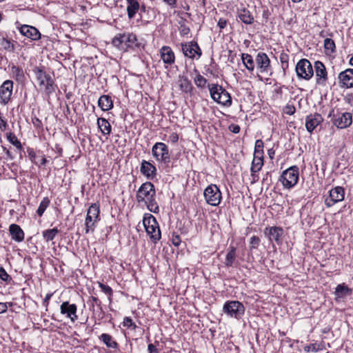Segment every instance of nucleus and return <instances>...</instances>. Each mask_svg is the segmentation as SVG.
<instances>
[{
  "label": "nucleus",
  "instance_id": "1",
  "mask_svg": "<svg viewBox=\"0 0 353 353\" xmlns=\"http://www.w3.org/2000/svg\"><path fill=\"white\" fill-rule=\"evenodd\" d=\"M112 44L119 49H127L138 46L137 36L130 32L117 34L112 39Z\"/></svg>",
  "mask_w": 353,
  "mask_h": 353
},
{
  "label": "nucleus",
  "instance_id": "2",
  "mask_svg": "<svg viewBox=\"0 0 353 353\" xmlns=\"http://www.w3.org/2000/svg\"><path fill=\"white\" fill-rule=\"evenodd\" d=\"M223 312L230 317L240 319L245 313V307L238 301H228L223 305Z\"/></svg>",
  "mask_w": 353,
  "mask_h": 353
},
{
  "label": "nucleus",
  "instance_id": "3",
  "mask_svg": "<svg viewBox=\"0 0 353 353\" xmlns=\"http://www.w3.org/2000/svg\"><path fill=\"white\" fill-rule=\"evenodd\" d=\"M299 169L294 165L283 172L280 181L285 188L294 187L298 182Z\"/></svg>",
  "mask_w": 353,
  "mask_h": 353
},
{
  "label": "nucleus",
  "instance_id": "4",
  "mask_svg": "<svg viewBox=\"0 0 353 353\" xmlns=\"http://www.w3.org/2000/svg\"><path fill=\"white\" fill-rule=\"evenodd\" d=\"M295 70L299 79L310 80L314 75L312 65L306 59H301L298 61Z\"/></svg>",
  "mask_w": 353,
  "mask_h": 353
},
{
  "label": "nucleus",
  "instance_id": "5",
  "mask_svg": "<svg viewBox=\"0 0 353 353\" xmlns=\"http://www.w3.org/2000/svg\"><path fill=\"white\" fill-rule=\"evenodd\" d=\"M204 197L210 205L217 206L221 201V192L217 185L211 184L208 185L204 190Z\"/></svg>",
  "mask_w": 353,
  "mask_h": 353
},
{
  "label": "nucleus",
  "instance_id": "6",
  "mask_svg": "<svg viewBox=\"0 0 353 353\" xmlns=\"http://www.w3.org/2000/svg\"><path fill=\"white\" fill-rule=\"evenodd\" d=\"M328 117H333V119H332L333 121V123L338 128H346L352 123V114L350 112H343L335 114L334 109H332Z\"/></svg>",
  "mask_w": 353,
  "mask_h": 353
},
{
  "label": "nucleus",
  "instance_id": "7",
  "mask_svg": "<svg viewBox=\"0 0 353 353\" xmlns=\"http://www.w3.org/2000/svg\"><path fill=\"white\" fill-rule=\"evenodd\" d=\"M152 155L158 161L163 163H169L170 162V156L168 146L161 142L156 143L152 149Z\"/></svg>",
  "mask_w": 353,
  "mask_h": 353
},
{
  "label": "nucleus",
  "instance_id": "8",
  "mask_svg": "<svg viewBox=\"0 0 353 353\" xmlns=\"http://www.w3.org/2000/svg\"><path fill=\"white\" fill-rule=\"evenodd\" d=\"M255 62L256 64V68L261 73L267 75L272 74L270 60L265 52H259L256 56Z\"/></svg>",
  "mask_w": 353,
  "mask_h": 353
},
{
  "label": "nucleus",
  "instance_id": "9",
  "mask_svg": "<svg viewBox=\"0 0 353 353\" xmlns=\"http://www.w3.org/2000/svg\"><path fill=\"white\" fill-rule=\"evenodd\" d=\"M345 197V190L341 186H336L330 190L329 196L325 199V205L327 208L333 206L338 202L342 201Z\"/></svg>",
  "mask_w": 353,
  "mask_h": 353
},
{
  "label": "nucleus",
  "instance_id": "10",
  "mask_svg": "<svg viewBox=\"0 0 353 353\" xmlns=\"http://www.w3.org/2000/svg\"><path fill=\"white\" fill-rule=\"evenodd\" d=\"M156 196L154 185L151 182L143 183L139 188L137 194V200L139 203L143 202L148 198Z\"/></svg>",
  "mask_w": 353,
  "mask_h": 353
},
{
  "label": "nucleus",
  "instance_id": "11",
  "mask_svg": "<svg viewBox=\"0 0 353 353\" xmlns=\"http://www.w3.org/2000/svg\"><path fill=\"white\" fill-rule=\"evenodd\" d=\"M182 51L185 57L194 59L197 56L199 59L201 56V50L196 41H190L182 44Z\"/></svg>",
  "mask_w": 353,
  "mask_h": 353
},
{
  "label": "nucleus",
  "instance_id": "12",
  "mask_svg": "<svg viewBox=\"0 0 353 353\" xmlns=\"http://www.w3.org/2000/svg\"><path fill=\"white\" fill-rule=\"evenodd\" d=\"M339 84L341 88H353V69L347 68L341 72L338 76Z\"/></svg>",
  "mask_w": 353,
  "mask_h": 353
},
{
  "label": "nucleus",
  "instance_id": "13",
  "mask_svg": "<svg viewBox=\"0 0 353 353\" xmlns=\"http://www.w3.org/2000/svg\"><path fill=\"white\" fill-rule=\"evenodd\" d=\"M13 89V82L11 80L5 81L0 86L1 103L6 105L10 100Z\"/></svg>",
  "mask_w": 353,
  "mask_h": 353
},
{
  "label": "nucleus",
  "instance_id": "14",
  "mask_svg": "<svg viewBox=\"0 0 353 353\" xmlns=\"http://www.w3.org/2000/svg\"><path fill=\"white\" fill-rule=\"evenodd\" d=\"M315 76L316 83L325 85L327 80V72L324 64L317 61L314 63Z\"/></svg>",
  "mask_w": 353,
  "mask_h": 353
},
{
  "label": "nucleus",
  "instance_id": "15",
  "mask_svg": "<svg viewBox=\"0 0 353 353\" xmlns=\"http://www.w3.org/2000/svg\"><path fill=\"white\" fill-rule=\"evenodd\" d=\"M77 307L75 304H70L68 301H64L60 306V312L62 314L66 315L72 322L78 319L77 315Z\"/></svg>",
  "mask_w": 353,
  "mask_h": 353
},
{
  "label": "nucleus",
  "instance_id": "16",
  "mask_svg": "<svg viewBox=\"0 0 353 353\" xmlns=\"http://www.w3.org/2000/svg\"><path fill=\"white\" fill-rule=\"evenodd\" d=\"M264 233L269 238L270 241H275L278 245L281 244V236L283 234V230L281 227L273 226L266 228Z\"/></svg>",
  "mask_w": 353,
  "mask_h": 353
},
{
  "label": "nucleus",
  "instance_id": "17",
  "mask_svg": "<svg viewBox=\"0 0 353 353\" xmlns=\"http://www.w3.org/2000/svg\"><path fill=\"white\" fill-rule=\"evenodd\" d=\"M19 32L22 35L32 41H37L41 38V33L36 28L31 26H21L19 28Z\"/></svg>",
  "mask_w": 353,
  "mask_h": 353
},
{
  "label": "nucleus",
  "instance_id": "18",
  "mask_svg": "<svg viewBox=\"0 0 353 353\" xmlns=\"http://www.w3.org/2000/svg\"><path fill=\"white\" fill-rule=\"evenodd\" d=\"M140 172L148 179H152L157 175L155 166L145 160H143L141 162Z\"/></svg>",
  "mask_w": 353,
  "mask_h": 353
},
{
  "label": "nucleus",
  "instance_id": "19",
  "mask_svg": "<svg viewBox=\"0 0 353 353\" xmlns=\"http://www.w3.org/2000/svg\"><path fill=\"white\" fill-rule=\"evenodd\" d=\"M323 121L320 114H310L306 117L305 127L308 132H312Z\"/></svg>",
  "mask_w": 353,
  "mask_h": 353
},
{
  "label": "nucleus",
  "instance_id": "20",
  "mask_svg": "<svg viewBox=\"0 0 353 353\" xmlns=\"http://www.w3.org/2000/svg\"><path fill=\"white\" fill-rule=\"evenodd\" d=\"M161 58L163 63L168 65H172L174 63L175 56L174 53L169 46H163L161 48Z\"/></svg>",
  "mask_w": 353,
  "mask_h": 353
},
{
  "label": "nucleus",
  "instance_id": "21",
  "mask_svg": "<svg viewBox=\"0 0 353 353\" xmlns=\"http://www.w3.org/2000/svg\"><path fill=\"white\" fill-rule=\"evenodd\" d=\"M10 234L12 239L17 242H21L24 239V232L17 224H11L9 228Z\"/></svg>",
  "mask_w": 353,
  "mask_h": 353
},
{
  "label": "nucleus",
  "instance_id": "22",
  "mask_svg": "<svg viewBox=\"0 0 353 353\" xmlns=\"http://www.w3.org/2000/svg\"><path fill=\"white\" fill-rule=\"evenodd\" d=\"M39 86L43 90V92L48 97L54 92L57 88V85L52 77L48 78L47 81L45 80L43 84H39Z\"/></svg>",
  "mask_w": 353,
  "mask_h": 353
},
{
  "label": "nucleus",
  "instance_id": "23",
  "mask_svg": "<svg viewBox=\"0 0 353 353\" xmlns=\"http://www.w3.org/2000/svg\"><path fill=\"white\" fill-rule=\"evenodd\" d=\"M98 105L103 111H108L112 108L113 102L108 95H102L98 100Z\"/></svg>",
  "mask_w": 353,
  "mask_h": 353
},
{
  "label": "nucleus",
  "instance_id": "24",
  "mask_svg": "<svg viewBox=\"0 0 353 353\" xmlns=\"http://www.w3.org/2000/svg\"><path fill=\"white\" fill-rule=\"evenodd\" d=\"M236 248L234 246L230 245L228 250V252L225 256V265L226 267H232L236 261Z\"/></svg>",
  "mask_w": 353,
  "mask_h": 353
},
{
  "label": "nucleus",
  "instance_id": "25",
  "mask_svg": "<svg viewBox=\"0 0 353 353\" xmlns=\"http://www.w3.org/2000/svg\"><path fill=\"white\" fill-rule=\"evenodd\" d=\"M238 17L245 24L250 25L254 22V17L250 12L246 9L243 8L238 12Z\"/></svg>",
  "mask_w": 353,
  "mask_h": 353
},
{
  "label": "nucleus",
  "instance_id": "26",
  "mask_svg": "<svg viewBox=\"0 0 353 353\" xmlns=\"http://www.w3.org/2000/svg\"><path fill=\"white\" fill-rule=\"evenodd\" d=\"M97 125L103 135L108 136L111 133L112 126L107 119L99 118L97 119Z\"/></svg>",
  "mask_w": 353,
  "mask_h": 353
},
{
  "label": "nucleus",
  "instance_id": "27",
  "mask_svg": "<svg viewBox=\"0 0 353 353\" xmlns=\"http://www.w3.org/2000/svg\"><path fill=\"white\" fill-rule=\"evenodd\" d=\"M334 294L336 295V299L344 298L352 294V290L345 283L339 284L335 288Z\"/></svg>",
  "mask_w": 353,
  "mask_h": 353
},
{
  "label": "nucleus",
  "instance_id": "28",
  "mask_svg": "<svg viewBox=\"0 0 353 353\" xmlns=\"http://www.w3.org/2000/svg\"><path fill=\"white\" fill-rule=\"evenodd\" d=\"M145 231L150 236V239L154 242L161 239V231L158 223L152 226L147 228Z\"/></svg>",
  "mask_w": 353,
  "mask_h": 353
},
{
  "label": "nucleus",
  "instance_id": "29",
  "mask_svg": "<svg viewBox=\"0 0 353 353\" xmlns=\"http://www.w3.org/2000/svg\"><path fill=\"white\" fill-rule=\"evenodd\" d=\"M128 4L127 12L129 19H132L139 10L140 6L137 0H126Z\"/></svg>",
  "mask_w": 353,
  "mask_h": 353
},
{
  "label": "nucleus",
  "instance_id": "30",
  "mask_svg": "<svg viewBox=\"0 0 353 353\" xmlns=\"http://www.w3.org/2000/svg\"><path fill=\"white\" fill-rule=\"evenodd\" d=\"M208 88L212 99L217 102L218 100L220 99L219 97L221 96V92L223 90V88L218 84L212 83L208 85Z\"/></svg>",
  "mask_w": 353,
  "mask_h": 353
},
{
  "label": "nucleus",
  "instance_id": "31",
  "mask_svg": "<svg viewBox=\"0 0 353 353\" xmlns=\"http://www.w3.org/2000/svg\"><path fill=\"white\" fill-rule=\"evenodd\" d=\"M241 59L247 70H248L250 72H253L255 68V64L252 57L249 54L242 53Z\"/></svg>",
  "mask_w": 353,
  "mask_h": 353
},
{
  "label": "nucleus",
  "instance_id": "32",
  "mask_svg": "<svg viewBox=\"0 0 353 353\" xmlns=\"http://www.w3.org/2000/svg\"><path fill=\"white\" fill-rule=\"evenodd\" d=\"M34 74H36L37 79L39 81V84H43L45 80H48L50 74H47L43 69V68L35 67L33 70Z\"/></svg>",
  "mask_w": 353,
  "mask_h": 353
},
{
  "label": "nucleus",
  "instance_id": "33",
  "mask_svg": "<svg viewBox=\"0 0 353 353\" xmlns=\"http://www.w3.org/2000/svg\"><path fill=\"white\" fill-rule=\"evenodd\" d=\"M99 339L103 342L108 347L117 348L118 343L112 339V337L108 334H102L99 336Z\"/></svg>",
  "mask_w": 353,
  "mask_h": 353
},
{
  "label": "nucleus",
  "instance_id": "34",
  "mask_svg": "<svg viewBox=\"0 0 353 353\" xmlns=\"http://www.w3.org/2000/svg\"><path fill=\"white\" fill-rule=\"evenodd\" d=\"M219 97L220 99L218 100V103L225 106H230L232 104V98L230 94L224 88H223V90L221 92V96Z\"/></svg>",
  "mask_w": 353,
  "mask_h": 353
},
{
  "label": "nucleus",
  "instance_id": "35",
  "mask_svg": "<svg viewBox=\"0 0 353 353\" xmlns=\"http://www.w3.org/2000/svg\"><path fill=\"white\" fill-rule=\"evenodd\" d=\"M100 206L99 203H92L88 208L87 215L99 221Z\"/></svg>",
  "mask_w": 353,
  "mask_h": 353
},
{
  "label": "nucleus",
  "instance_id": "36",
  "mask_svg": "<svg viewBox=\"0 0 353 353\" xmlns=\"http://www.w3.org/2000/svg\"><path fill=\"white\" fill-rule=\"evenodd\" d=\"M147 205L148 209L154 213H157L159 210V205L155 200V196H152L151 198H148L143 201Z\"/></svg>",
  "mask_w": 353,
  "mask_h": 353
},
{
  "label": "nucleus",
  "instance_id": "37",
  "mask_svg": "<svg viewBox=\"0 0 353 353\" xmlns=\"http://www.w3.org/2000/svg\"><path fill=\"white\" fill-rule=\"evenodd\" d=\"M99 221L91 217L90 216L86 215L85 221V234H88L90 230L94 231L95 228V224Z\"/></svg>",
  "mask_w": 353,
  "mask_h": 353
},
{
  "label": "nucleus",
  "instance_id": "38",
  "mask_svg": "<svg viewBox=\"0 0 353 353\" xmlns=\"http://www.w3.org/2000/svg\"><path fill=\"white\" fill-rule=\"evenodd\" d=\"M59 232V231L57 228L46 230L43 232V236L46 241H50L54 239Z\"/></svg>",
  "mask_w": 353,
  "mask_h": 353
},
{
  "label": "nucleus",
  "instance_id": "39",
  "mask_svg": "<svg viewBox=\"0 0 353 353\" xmlns=\"http://www.w3.org/2000/svg\"><path fill=\"white\" fill-rule=\"evenodd\" d=\"M88 303L90 305V309L92 308V310L94 312V306H97V310L103 313L102 306H101V301L95 296H90L88 301Z\"/></svg>",
  "mask_w": 353,
  "mask_h": 353
},
{
  "label": "nucleus",
  "instance_id": "40",
  "mask_svg": "<svg viewBox=\"0 0 353 353\" xmlns=\"http://www.w3.org/2000/svg\"><path fill=\"white\" fill-rule=\"evenodd\" d=\"M143 223L145 227V229H146L148 227H150V226H152V225L157 224V221L153 215H152L150 214H145V216L143 217Z\"/></svg>",
  "mask_w": 353,
  "mask_h": 353
},
{
  "label": "nucleus",
  "instance_id": "41",
  "mask_svg": "<svg viewBox=\"0 0 353 353\" xmlns=\"http://www.w3.org/2000/svg\"><path fill=\"white\" fill-rule=\"evenodd\" d=\"M50 201L48 197H44L39 204L37 210V213L39 216H41L46 208L49 206Z\"/></svg>",
  "mask_w": 353,
  "mask_h": 353
},
{
  "label": "nucleus",
  "instance_id": "42",
  "mask_svg": "<svg viewBox=\"0 0 353 353\" xmlns=\"http://www.w3.org/2000/svg\"><path fill=\"white\" fill-rule=\"evenodd\" d=\"M263 165V159L259 158H253L251 166V172H258Z\"/></svg>",
  "mask_w": 353,
  "mask_h": 353
},
{
  "label": "nucleus",
  "instance_id": "43",
  "mask_svg": "<svg viewBox=\"0 0 353 353\" xmlns=\"http://www.w3.org/2000/svg\"><path fill=\"white\" fill-rule=\"evenodd\" d=\"M11 72L13 76L16 78L17 81H22L24 78V74L23 70L19 66L13 65L11 68Z\"/></svg>",
  "mask_w": 353,
  "mask_h": 353
},
{
  "label": "nucleus",
  "instance_id": "44",
  "mask_svg": "<svg viewBox=\"0 0 353 353\" xmlns=\"http://www.w3.org/2000/svg\"><path fill=\"white\" fill-rule=\"evenodd\" d=\"M1 46L6 50L14 52L15 50L14 43L6 38H3L0 41Z\"/></svg>",
  "mask_w": 353,
  "mask_h": 353
},
{
  "label": "nucleus",
  "instance_id": "45",
  "mask_svg": "<svg viewBox=\"0 0 353 353\" xmlns=\"http://www.w3.org/2000/svg\"><path fill=\"white\" fill-rule=\"evenodd\" d=\"M279 59L281 63V68L285 73V70L288 68L289 55L283 52L280 54Z\"/></svg>",
  "mask_w": 353,
  "mask_h": 353
},
{
  "label": "nucleus",
  "instance_id": "46",
  "mask_svg": "<svg viewBox=\"0 0 353 353\" xmlns=\"http://www.w3.org/2000/svg\"><path fill=\"white\" fill-rule=\"evenodd\" d=\"M7 139L17 148L20 149V150L22 148V145H21V142L18 140L17 137H16V135L14 134L11 133V132L9 133L7 135Z\"/></svg>",
  "mask_w": 353,
  "mask_h": 353
},
{
  "label": "nucleus",
  "instance_id": "47",
  "mask_svg": "<svg viewBox=\"0 0 353 353\" xmlns=\"http://www.w3.org/2000/svg\"><path fill=\"white\" fill-rule=\"evenodd\" d=\"M324 48L326 51L333 52L335 49V43L332 39L327 38L324 40Z\"/></svg>",
  "mask_w": 353,
  "mask_h": 353
},
{
  "label": "nucleus",
  "instance_id": "48",
  "mask_svg": "<svg viewBox=\"0 0 353 353\" xmlns=\"http://www.w3.org/2000/svg\"><path fill=\"white\" fill-rule=\"evenodd\" d=\"M260 242L261 240L258 236H252L250 241V250H252L253 249H256L259 247Z\"/></svg>",
  "mask_w": 353,
  "mask_h": 353
},
{
  "label": "nucleus",
  "instance_id": "49",
  "mask_svg": "<svg viewBox=\"0 0 353 353\" xmlns=\"http://www.w3.org/2000/svg\"><path fill=\"white\" fill-rule=\"evenodd\" d=\"M194 82L198 87L204 88L207 83V80L202 75L199 74L196 75Z\"/></svg>",
  "mask_w": 353,
  "mask_h": 353
},
{
  "label": "nucleus",
  "instance_id": "50",
  "mask_svg": "<svg viewBox=\"0 0 353 353\" xmlns=\"http://www.w3.org/2000/svg\"><path fill=\"white\" fill-rule=\"evenodd\" d=\"M123 324V326L132 330H135L137 328V325L134 324L130 317H125Z\"/></svg>",
  "mask_w": 353,
  "mask_h": 353
},
{
  "label": "nucleus",
  "instance_id": "51",
  "mask_svg": "<svg viewBox=\"0 0 353 353\" xmlns=\"http://www.w3.org/2000/svg\"><path fill=\"white\" fill-rule=\"evenodd\" d=\"M0 279L6 282H8L12 280L11 276L6 272L5 269L2 267L0 268Z\"/></svg>",
  "mask_w": 353,
  "mask_h": 353
},
{
  "label": "nucleus",
  "instance_id": "52",
  "mask_svg": "<svg viewBox=\"0 0 353 353\" xmlns=\"http://www.w3.org/2000/svg\"><path fill=\"white\" fill-rule=\"evenodd\" d=\"M99 287L104 293L108 294L110 296L112 295V290L110 286L99 283Z\"/></svg>",
  "mask_w": 353,
  "mask_h": 353
},
{
  "label": "nucleus",
  "instance_id": "53",
  "mask_svg": "<svg viewBox=\"0 0 353 353\" xmlns=\"http://www.w3.org/2000/svg\"><path fill=\"white\" fill-rule=\"evenodd\" d=\"M319 349L316 343H312V344H310V345L304 347V351L306 352H308L310 351L316 352L319 351Z\"/></svg>",
  "mask_w": 353,
  "mask_h": 353
},
{
  "label": "nucleus",
  "instance_id": "54",
  "mask_svg": "<svg viewBox=\"0 0 353 353\" xmlns=\"http://www.w3.org/2000/svg\"><path fill=\"white\" fill-rule=\"evenodd\" d=\"M284 112L289 115H292L295 112V107L292 105H288L285 107Z\"/></svg>",
  "mask_w": 353,
  "mask_h": 353
},
{
  "label": "nucleus",
  "instance_id": "55",
  "mask_svg": "<svg viewBox=\"0 0 353 353\" xmlns=\"http://www.w3.org/2000/svg\"><path fill=\"white\" fill-rule=\"evenodd\" d=\"M254 151H263V142L261 139H258L256 141Z\"/></svg>",
  "mask_w": 353,
  "mask_h": 353
},
{
  "label": "nucleus",
  "instance_id": "56",
  "mask_svg": "<svg viewBox=\"0 0 353 353\" xmlns=\"http://www.w3.org/2000/svg\"><path fill=\"white\" fill-rule=\"evenodd\" d=\"M179 30L181 35H187L190 31V28L185 24L181 25Z\"/></svg>",
  "mask_w": 353,
  "mask_h": 353
},
{
  "label": "nucleus",
  "instance_id": "57",
  "mask_svg": "<svg viewBox=\"0 0 353 353\" xmlns=\"http://www.w3.org/2000/svg\"><path fill=\"white\" fill-rule=\"evenodd\" d=\"M28 156H29L30 160L32 162H34L35 164H37V163L36 161H34V159H35L37 155H36V153L34 151V150L32 148H28Z\"/></svg>",
  "mask_w": 353,
  "mask_h": 353
},
{
  "label": "nucleus",
  "instance_id": "58",
  "mask_svg": "<svg viewBox=\"0 0 353 353\" xmlns=\"http://www.w3.org/2000/svg\"><path fill=\"white\" fill-rule=\"evenodd\" d=\"M181 87L182 88H184V90L187 92L190 90L191 84L187 79H184L183 81L181 83Z\"/></svg>",
  "mask_w": 353,
  "mask_h": 353
},
{
  "label": "nucleus",
  "instance_id": "59",
  "mask_svg": "<svg viewBox=\"0 0 353 353\" xmlns=\"http://www.w3.org/2000/svg\"><path fill=\"white\" fill-rule=\"evenodd\" d=\"M229 130L234 133V134H237L240 132V127L239 125H236V124H231L230 126H229Z\"/></svg>",
  "mask_w": 353,
  "mask_h": 353
},
{
  "label": "nucleus",
  "instance_id": "60",
  "mask_svg": "<svg viewBox=\"0 0 353 353\" xmlns=\"http://www.w3.org/2000/svg\"><path fill=\"white\" fill-rule=\"evenodd\" d=\"M228 23V21L223 18L219 19L218 21V26L220 29H223L226 27Z\"/></svg>",
  "mask_w": 353,
  "mask_h": 353
},
{
  "label": "nucleus",
  "instance_id": "61",
  "mask_svg": "<svg viewBox=\"0 0 353 353\" xmlns=\"http://www.w3.org/2000/svg\"><path fill=\"white\" fill-rule=\"evenodd\" d=\"M169 139H170V141L172 143H175L178 141L179 140V135L177 134V133L176 132H172L170 137H169Z\"/></svg>",
  "mask_w": 353,
  "mask_h": 353
},
{
  "label": "nucleus",
  "instance_id": "62",
  "mask_svg": "<svg viewBox=\"0 0 353 353\" xmlns=\"http://www.w3.org/2000/svg\"><path fill=\"white\" fill-rule=\"evenodd\" d=\"M7 127V121L0 117V130L1 131H5Z\"/></svg>",
  "mask_w": 353,
  "mask_h": 353
},
{
  "label": "nucleus",
  "instance_id": "63",
  "mask_svg": "<svg viewBox=\"0 0 353 353\" xmlns=\"http://www.w3.org/2000/svg\"><path fill=\"white\" fill-rule=\"evenodd\" d=\"M148 350L149 353H159L158 350L152 343H150L148 346Z\"/></svg>",
  "mask_w": 353,
  "mask_h": 353
},
{
  "label": "nucleus",
  "instance_id": "64",
  "mask_svg": "<svg viewBox=\"0 0 353 353\" xmlns=\"http://www.w3.org/2000/svg\"><path fill=\"white\" fill-rule=\"evenodd\" d=\"M32 123L37 128H40L42 127L41 121L37 117L32 119Z\"/></svg>",
  "mask_w": 353,
  "mask_h": 353
}]
</instances>
